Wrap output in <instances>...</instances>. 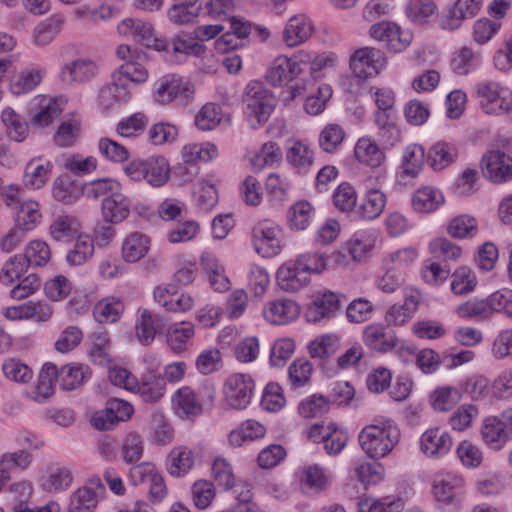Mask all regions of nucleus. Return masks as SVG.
I'll list each match as a JSON object with an SVG mask.
<instances>
[{"label":"nucleus","mask_w":512,"mask_h":512,"mask_svg":"<svg viewBox=\"0 0 512 512\" xmlns=\"http://www.w3.org/2000/svg\"><path fill=\"white\" fill-rule=\"evenodd\" d=\"M340 346V339L335 334H324L312 340L308 351L312 358H326L336 353Z\"/></svg>","instance_id":"49"},{"label":"nucleus","mask_w":512,"mask_h":512,"mask_svg":"<svg viewBox=\"0 0 512 512\" xmlns=\"http://www.w3.org/2000/svg\"><path fill=\"white\" fill-rule=\"evenodd\" d=\"M444 202L443 195L432 187L418 189L412 198V205L416 211L430 213Z\"/></svg>","instance_id":"40"},{"label":"nucleus","mask_w":512,"mask_h":512,"mask_svg":"<svg viewBox=\"0 0 512 512\" xmlns=\"http://www.w3.org/2000/svg\"><path fill=\"white\" fill-rule=\"evenodd\" d=\"M121 184L112 178H101L83 185L82 192L87 198L98 199L121 192Z\"/></svg>","instance_id":"41"},{"label":"nucleus","mask_w":512,"mask_h":512,"mask_svg":"<svg viewBox=\"0 0 512 512\" xmlns=\"http://www.w3.org/2000/svg\"><path fill=\"white\" fill-rule=\"evenodd\" d=\"M98 72L96 62L91 59L79 58L62 66L60 79L66 84L86 83Z\"/></svg>","instance_id":"13"},{"label":"nucleus","mask_w":512,"mask_h":512,"mask_svg":"<svg viewBox=\"0 0 512 512\" xmlns=\"http://www.w3.org/2000/svg\"><path fill=\"white\" fill-rule=\"evenodd\" d=\"M314 215V208L307 201H299L292 205L288 212L290 227L295 230H305Z\"/></svg>","instance_id":"54"},{"label":"nucleus","mask_w":512,"mask_h":512,"mask_svg":"<svg viewBox=\"0 0 512 512\" xmlns=\"http://www.w3.org/2000/svg\"><path fill=\"white\" fill-rule=\"evenodd\" d=\"M243 101L258 123L266 122L273 110V97L262 82L251 81L245 88Z\"/></svg>","instance_id":"5"},{"label":"nucleus","mask_w":512,"mask_h":512,"mask_svg":"<svg viewBox=\"0 0 512 512\" xmlns=\"http://www.w3.org/2000/svg\"><path fill=\"white\" fill-rule=\"evenodd\" d=\"M355 156L370 167H379L385 160V154L378 144L370 138H360L355 146Z\"/></svg>","instance_id":"30"},{"label":"nucleus","mask_w":512,"mask_h":512,"mask_svg":"<svg viewBox=\"0 0 512 512\" xmlns=\"http://www.w3.org/2000/svg\"><path fill=\"white\" fill-rule=\"evenodd\" d=\"M464 481L461 477L447 475L435 481L433 493L436 501L443 505L457 504L458 495L463 488Z\"/></svg>","instance_id":"22"},{"label":"nucleus","mask_w":512,"mask_h":512,"mask_svg":"<svg viewBox=\"0 0 512 512\" xmlns=\"http://www.w3.org/2000/svg\"><path fill=\"white\" fill-rule=\"evenodd\" d=\"M150 249V239L140 233L128 235L122 244V256L126 262L134 263L146 256Z\"/></svg>","instance_id":"28"},{"label":"nucleus","mask_w":512,"mask_h":512,"mask_svg":"<svg viewBox=\"0 0 512 512\" xmlns=\"http://www.w3.org/2000/svg\"><path fill=\"white\" fill-rule=\"evenodd\" d=\"M110 340L108 333L102 329L95 331L91 336V347L89 356L91 360L99 365L109 362Z\"/></svg>","instance_id":"52"},{"label":"nucleus","mask_w":512,"mask_h":512,"mask_svg":"<svg viewBox=\"0 0 512 512\" xmlns=\"http://www.w3.org/2000/svg\"><path fill=\"white\" fill-rule=\"evenodd\" d=\"M299 76L289 57L277 56L270 64L265 78L273 86H280L293 81Z\"/></svg>","instance_id":"20"},{"label":"nucleus","mask_w":512,"mask_h":512,"mask_svg":"<svg viewBox=\"0 0 512 512\" xmlns=\"http://www.w3.org/2000/svg\"><path fill=\"white\" fill-rule=\"evenodd\" d=\"M345 138V131L338 124H328L319 135V146L327 152L332 153L337 150Z\"/></svg>","instance_id":"62"},{"label":"nucleus","mask_w":512,"mask_h":512,"mask_svg":"<svg viewBox=\"0 0 512 512\" xmlns=\"http://www.w3.org/2000/svg\"><path fill=\"white\" fill-rule=\"evenodd\" d=\"M365 253V246L361 241H348L334 254V261L340 266H349L359 261Z\"/></svg>","instance_id":"60"},{"label":"nucleus","mask_w":512,"mask_h":512,"mask_svg":"<svg viewBox=\"0 0 512 512\" xmlns=\"http://www.w3.org/2000/svg\"><path fill=\"white\" fill-rule=\"evenodd\" d=\"M461 399V393L457 388L443 386L435 389L430 395V403L436 411H449Z\"/></svg>","instance_id":"47"},{"label":"nucleus","mask_w":512,"mask_h":512,"mask_svg":"<svg viewBox=\"0 0 512 512\" xmlns=\"http://www.w3.org/2000/svg\"><path fill=\"white\" fill-rule=\"evenodd\" d=\"M458 157L455 145L445 141L435 143L428 152V162L435 170H441L452 164Z\"/></svg>","instance_id":"33"},{"label":"nucleus","mask_w":512,"mask_h":512,"mask_svg":"<svg viewBox=\"0 0 512 512\" xmlns=\"http://www.w3.org/2000/svg\"><path fill=\"white\" fill-rule=\"evenodd\" d=\"M451 446V437L439 428L429 429L421 437V449L428 456L444 455Z\"/></svg>","instance_id":"23"},{"label":"nucleus","mask_w":512,"mask_h":512,"mask_svg":"<svg viewBox=\"0 0 512 512\" xmlns=\"http://www.w3.org/2000/svg\"><path fill=\"white\" fill-rule=\"evenodd\" d=\"M253 245L263 257H273L280 253L281 229L269 220L258 222L253 228Z\"/></svg>","instance_id":"8"},{"label":"nucleus","mask_w":512,"mask_h":512,"mask_svg":"<svg viewBox=\"0 0 512 512\" xmlns=\"http://www.w3.org/2000/svg\"><path fill=\"white\" fill-rule=\"evenodd\" d=\"M193 465L194 454L187 447H175L168 455L167 469L172 476H183Z\"/></svg>","instance_id":"35"},{"label":"nucleus","mask_w":512,"mask_h":512,"mask_svg":"<svg viewBox=\"0 0 512 512\" xmlns=\"http://www.w3.org/2000/svg\"><path fill=\"white\" fill-rule=\"evenodd\" d=\"M130 201L121 192L105 197L102 200L103 219L112 224H118L124 221L130 213Z\"/></svg>","instance_id":"19"},{"label":"nucleus","mask_w":512,"mask_h":512,"mask_svg":"<svg viewBox=\"0 0 512 512\" xmlns=\"http://www.w3.org/2000/svg\"><path fill=\"white\" fill-rule=\"evenodd\" d=\"M222 116L220 106L215 103H207L197 113L195 124L202 131H209L219 125Z\"/></svg>","instance_id":"59"},{"label":"nucleus","mask_w":512,"mask_h":512,"mask_svg":"<svg viewBox=\"0 0 512 512\" xmlns=\"http://www.w3.org/2000/svg\"><path fill=\"white\" fill-rule=\"evenodd\" d=\"M212 477L215 484L227 491L234 487L235 477L231 464L225 458H216L212 465Z\"/></svg>","instance_id":"61"},{"label":"nucleus","mask_w":512,"mask_h":512,"mask_svg":"<svg viewBox=\"0 0 512 512\" xmlns=\"http://www.w3.org/2000/svg\"><path fill=\"white\" fill-rule=\"evenodd\" d=\"M80 223L76 217L63 214L55 218L49 228L51 237L56 241H68L78 234Z\"/></svg>","instance_id":"38"},{"label":"nucleus","mask_w":512,"mask_h":512,"mask_svg":"<svg viewBox=\"0 0 512 512\" xmlns=\"http://www.w3.org/2000/svg\"><path fill=\"white\" fill-rule=\"evenodd\" d=\"M386 206V195L379 189L366 192L356 213L363 220H374L379 217Z\"/></svg>","instance_id":"26"},{"label":"nucleus","mask_w":512,"mask_h":512,"mask_svg":"<svg viewBox=\"0 0 512 512\" xmlns=\"http://www.w3.org/2000/svg\"><path fill=\"white\" fill-rule=\"evenodd\" d=\"M362 337L368 348L380 353L393 350L399 342L395 332L382 324L368 325L363 330Z\"/></svg>","instance_id":"11"},{"label":"nucleus","mask_w":512,"mask_h":512,"mask_svg":"<svg viewBox=\"0 0 512 512\" xmlns=\"http://www.w3.org/2000/svg\"><path fill=\"white\" fill-rule=\"evenodd\" d=\"M53 164L50 161L40 163L39 159H31L25 166L23 183L25 187L36 190L42 188L48 181Z\"/></svg>","instance_id":"25"},{"label":"nucleus","mask_w":512,"mask_h":512,"mask_svg":"<svg viewBox=\"0 0 512 512\" xmlns=\"http://www.w3.org/2000/svg\"><path fill=\"white\" fill-rule=\"evenodd\" d=\"M451 290L456 295L472 292L477 285L475 273L466 266L457 268L451 275Z\"/></svg>","instance_id":"53"},{"label":"nucleus","mask_w":512,"mask_h":512,"mask_svg":"<svg viewBox=\"0 0 512 512\" xmlns=\"http://www.w3.org/2000/svg\"><path fill=\"white\" fill-rule=\"evenodd\" d=\"M128 478L133 486L147 485L149 497L153 502H160L166 495L164 479L155 465L150 462L132 466Z\"/></svg>","instance_id":"3"},{"label":"nucleus","mask_w":512,"mask_h":512,"mask_svg":"<svg viewBox=\"0 0 512 512\" xmlns=\"http://www.w3.org/2000/svg\"><path fill=\"white\" fill-rule=\"evenodd\" d=\"M167 326L166 319L161 315H152L147 309L139 310L136 322V334L139 341L144 345H149L156 334L162 333Z\"/></svg>","instance_id":"15"},{"label":"nucleus","mask_w":512,"mask_h":512,"mask_svg":"<svg viewBox=\"0 0 512 512\" xmlns=\"http://www.w3.org/2000/svg\"><path fill=\"white\" fill-rule=\"evenodd\" d=\"M313 33L310 20L303 14L291 17L283 32L282 39L289 48H294L307 41Z\"/></svg>","instance_id":"14"},{"label":"nucleus","mask_w":512,"mask_h":512,"mask_svg":"<svg viewBox=\"0 0 512 512\" xmlns=\"http://www.w3.org/2000/svg\"><path fill=\"white\" fill-rule=\"evenodd\" d=\"M194 94V89L181 77L177 75H167L162 77L154 92V100L161 104L167 105L173 101H188Z\"/></svg>","instance_id":"6"},{"label":"nucleus","mask_w":512,"mask_h":512,"mask_svg":"<svg viewBox=\"0 0 512 512\" xmlns=\"http://www.w3.org/2000/svg\"><path fill=\"white\" fill-rule=\"evenodd\" d=\"M386 64L384 53L377 48L364 47L350 58V67L358 78L366 79L380 73Z\"/></svg>","instance_id":"7"},{"label":"nucleus","mask_w":512,"mask_h":512,"mask_svg":"<svg viewBox=\"0 0 512 512\" xmlns=\"http://www.w3.org/2000/svg\"><path fill=\"white\" fill-rule=\"evenodd\" d=\"M144 453V443L141 436L135 432L127 434L121 444V458L126 464L138 462Z\"/></svg>","instance_id":"55"},{"label":"nucleus","mask_w":512,"mask_h":512,"mask_svg":"<svg viewBox=\"0 0 512 512\" xmlns=\"http://www.w3.org/2000/svg\"><path fill=\"white\" fill-rule=\"evenodd\" d=\"M117 30L124 36H130L143 45L151 42L153 26L149 22L140 19L127 18L118 24Z\"/></svg>","instance_id":"37"},{"label":"nucleus","mask_w":512,"mask_h":512,"mask_svg":"<svg viewBox=\"0 0 512 512\" xmlns=\"http://www.w3.org/2000/svg\"><path fill=\"white\" fill-rule=\"evenodd\" d=\"M424 160L425 150L421 145H408L404 149L401 158L400 168L402 170V173L407 177H416L423 168Z\"/></svg>","instance_id":"32"},{"label":"nucleus","mask_w":512,"mask_h":512,"mask_svg":"<svg viewBox=\"0 0 512 512\" xmlns=\"http://www.w3.org/2000/svg\"><path fill=\"white\" fill-rule=\"evenodd\" d=\"M57 366L45 363L39 373L36 385L28 392L31 399L44 402L54 394V381L56 380Z\"/></svg>","instance_id":"24"},{"label":"nucleus","mask_w":512,"mask_h":512,"mask_svg":"<svg viewBox=\"0 0 512 512\" xmlns=\"http://www.w3.org/2000/svg\"><path fill=\"white\" fill-rule=\"evenodd\" d=\"M255 388L254 381L247 374L230 375L223 387L226 403L234 409H245L251 401Z\"/></svg>","instance_id":"4"},{"label":"nucleus","mask_w":512,"mask_h":512,"mask_svg":"<svg viewBox=\"0 0 512 512\" xmlns=\"http://www.w3.org/2000/svg\"><path fill=\"white\" fill-rule=\"evenodd\" d=\"M94 254L93 239L87 234H79L74 246L66 255L69 265H82Z\"/></svg>","instance_id":"45"},{"label":"nucleus","mask_w":512,"mask_h":512,"mask_svg":"<svg viewBox=\"0 0 512 512\" xmlns=\"http://www.w3.org/2000/svg\"><path fill=\"white\" fill-rule=\"evenodd\" d=\"M15 211V226L21 228L24 232L33 230L41 220L39 204L35 201H25Z\"/></svg>","instance_id":"43"},{"label":"nucleus","mask_w":512,"mask_h":512,"mask_svg":"<svg viewBox=\"0 0 512 512\" xmlns=\"http://www.w3.org/2000/svg\"><path fill=\"white\" fill-rule=\"evenodd\" d=\"M207 401L203 400L201 394H196L190 387H182L175 393L173 401L187 415H198L202 412L205 404L211 405L214 400V391L207 389Z\"/></svg>","instance_id":"18"},{"label":"nucleus","mask_w":512,"mask_h":512,"mask_svg":"<svg viewBox=\"0 0 512 512\" xmlns=\"http://www.w3.org/2000/svg\"><path fill=\"white\" fill-rule=\"evenodd\" d=\"M2 122L6 127L8 136L17 141L22 142L28 135V124L19 114L7 107L1 114Z\"/></svg>","instance_id":"44"},{"label":"nucleus","mask_w":512,"mask_h":512,"mask_svg":"<svg viewBox=\"0 0 512 512\" xmlns=\"http://www.w3.org/2000/svg\"><path fill=\"white\" fill-rule=\"evenodd\" d=\"M483 175L494 183L512 179V157L500 150L486 152L481 159Z\"/></svg>","instance_id":"9"},{"label":"nucleus","mask_w":512,"mask_h":512,"mask_svg":"<svg viewBox=\"0 0 512 512\" xmlns=\"http://www.w3.org/2000/svg\"><path fill=\"white\" fill-rule=\"evenodd\" d=\"M202 3L199 0L189 3H180L173 5L168 10V18L177 25H183L191 22L194 18L202 14Z\"/></svg>","instance_id":"46"},{"label":"nucleus","mask_w":512,"mask_h":512,"mask_svg":"<svg viewBox=\"0 0 512 512\" xmlns=\"http://www.w3.org/2000/svg\"><path fill=\"white\" fill-rule=\"evenodd\" d=\"M419 305V297L407 295L402 305H393L386 313L385 320L388 324L401 326L407 323L416 312Z\"/></svg>","instance_id":"36"},{"label":"nucleus","mask_w":512,"mask_h":512,"mask_svg":"<svg viewBox=\"0 0 512 512\" xmlns=\"http://www.w3.org/2000/svg\"><path fill=\"white\" fill-rule=\"evenodd\" d=\"M194 336V326L190 322H181L167 329V344L175 353H181L188 347Z\"/></svg>","instance_id":"34"},{"label":"nucleus","mask_w":512,"mask_h":512,"mask_svg":"<svg viewBox=\"0 0 512 512\" xmlns=\"http://www.w3.org/2000/svg\"><path fill=\"white\" fill-rule=\"evenodd\" d=\"M286 159L298 170H305L313 163V152L300 141H291L287 148Z\"/></svg>","instance_id":"48"},{"label":"nucleus","mask_w":512,"mask_h":512,"mask_svg":"<svg viewBox=\"0 0 512 512\" xmlns=\"http://www.w3.org/2000/svg\"><path fill=\"white\" fill-rule=\"evenodd\" d=\"M400 438V429L392 419H380L360 431L358 442L368 457L381 459L392 452Z\"/></svg>","instance_id":"1"},{"label":"nucleus","mask_w":512,"mask_h":512,"mask_svg":"<svg viewBox=\"0 0 512 512\" xmlns=\"http://www.w3.org/2000/svg\"><path fill=\"white\" fill-rule=\"evenodd\" d=\"M480 62V54L472 48L464 46L457 50L450 61L453 72L458 75H467L474 70Z\"/></svg>","instance_id":"42"},{"label":"nucleus","mask_w":512,"mask_h":512,"mask_svg":"<svg viewBox=\"0 0 512 512\" xmlns=\"http://www.w3.org/2000/svg\"><path fill=\"white\" fill-rule=\"evenodd\" d=\"M44 69L40 67L26 68L15 75L10 83L14 95H22L34 90L42 81Z\"/></svg>","instance_id":"27"},{"label":"nucleus","mask_w":512,"mask_h":512,"mask_svg":"<svg viewBox=\"0 0 512 512\" xmlns=\"http://www.w3.org/2000/svg\"><path fill=\"white\" fill-rule=\"evenodd\" d=\"M144 180L154 187L164 185L169 179V164L163 156H151L145 159Z\"/></svg>","instance_id":"31"},{"label":"nucleus","mask_w":512,"mask_h":512,"mask_svg":"<svg viewBox=\"0 0 512 512\" xmlns=\"http://www.w3.org/2000/svg\"><path fill=\"white\" fill-rule=\"evenodd\" d=\"M155 300L170 312H186L194 305V300L189 294H178L174 286L157 287L154 290Z\"/></svg>","instance_id":"17"},{"label":"nucleus","mask_w":512,"mask_h":512,"mask_svg":"<svg viewBox=\"0 0 512 512\" xmlns=\"http://www.w3.org/2000/svg\"><path fill=\"white\" fill-rule=\"evenodd\" d=\"M90 376L88 367L76 364H67L57 368L56 381L63 390H73L83 384Z\"/></svg>","instance_id":"29"},{"label":"nucleus","mask_w":512,"mask_h":512,"mask_svg":"<svg viewBox=\"0 0 512 512\" xmlns=\"http://www.w3.org/2000/svg\"><path fill=\"white\" fill-rule=\"evenodd\" d=\"M29 266H43L51 258V251L48 244L41 240L31 241L22 254Z\"/></svg>","instance_id":"63"},{"label":"nucleus","mask_w":512,"mask_h":512,"mask_svg":"<svg viewBox=\"0 0 512 512\" xmlns=\"http://www.w3.org/2000/svg\"><path fill=\"white\" fill-rule=\"evenodd\" d=\"M124 311L123 303L116 298L102 299L96 303L93 316L100 324L115 323Z\"/></svg>","instance_id":"39"},{"label":"nucleus","mask_w":512,"mask_h":512,"mask_svg":"<svg viewBox=\"0 0 512 512\" xmlns=\"http://www.w3.org/2000/svg\"><path fill=\"white\" fill-rule=\"evenodd\" d=\"M481 437L483 442L495 451L501 450L511 439L505 424L496 416H489L483 420Z\"/></svg>","instance_id":"16"},{"label":"nucleus","mask_w":512,"mask_h":512,"mask_svg":"<svg viewBox=\"0 0 512 512\" xmlns=\"http://www.w3.org/2000/svg\"><path fill=\"white\" fill-rule=\"evenodd\" d=\"M340 307L341 301L337 293L329 290L318 292L307 308L306 317L310 322H319L335 316Z\"/></svg>","instance_id":"10"},{"label":"nucleus","mask_w":512,"mask_h":512,"mask_svg":"<svg viewBox=\"0 0 512 512\" xmlns=\"http://www.w3.org/2000/svg\"><path fill=\"white\" fill-rule=\"evenodd\" d=\"M295 266L283 265L281 266L276 275L279 287L286 292H296L304 286V282L299 278V273Z\"/></svg>","instance_id":"64"},{"label":"nucleus","mask_w":512,"mask_h":512,"mask_svg":"<svg viewBox=\"0 0 512 512\" xmlns=\"http://www.w3.org/2000/svg\"><path fill=\"white\" fill-rule=\"evenodd\" d=\"M218 154L217 147L212 143L187 144L182 149V159L185 163L194 164L198 161L207 162Z\"/></svg>","instance_id":"50"},{"label":"nucleus","mask_w":512,"mask_h":512,"mask_svg":"<svg viewBox=\"0 0 512 512\" xmlns=\"http://www.w3.org/2000/svg\"><path fill=\"white\" fill-rule=\"evenodd\" d=\"M80 121L71 117L65 118L59 125L53 140L60 147H69L76 141L80 131Z\"/></svg>","instance_id":"57"},{"label":"nucleus","mask_w":512,"mask_h":512,"mask_svg":"<svg viewBox=\"0 0 512 512\" xmlns=\"http://www.w3.org/2000/svg\"><path fill=\"white\" fill-rule=\"evenodd\" d=\"M480 104L488 114H500L512 109V92L495 81H484L477 85Z\"/></svg>","instance_id":"2"},{"label":"nucleus","mask_w":512,"mask_h":512,"mask_svg":"<svg viewBox=\"0 0 512 512\" xmlns=\"http://www.w3.org/2000/svg\"><path fill=\"white\" fill-rule=\"evenodd\" d=\"M63 22V18L56 15L40 23L35 28L33 34L35 44L38 46H46L50 44L60 32Z\"/></svg>","instance_id":"51"},{"label":"nucleus","mask_w":512,"mask_h":512,"mask_svg":"<svg viewBox=\"0 0 512 512\" xmlns=\"http://www.w3.org/2000/svg\"><path fill=\"white\" fill-rule=\"evenodd\" d=\"M166 381L157 373L149 372L142 376L141 381L137 380L135 391L145 402L154 403L159 401L165 394Z\"/></svg>","instance_id":"21"},{"label":"nucleus","mask_w":512,"mask_h":512,"mask_svg":"<svg viewBox=\"0 0 512 512\" xmlns=\"http://www.w3.org/2000/svg\"><path fill=\"white\" fill-rule=\"evenodd\" d=\"M97 502V494L93 488H79L71 496L69 512H93Z\"/></svg>","instance_id":"56"},{"label":"nucleus","mask_w":512,"mask_h":512,"mask_svg":"<svg viewBox=\"0 0 512 512\" xmlns=\"http://www.w3.org/2000/svg\"><path fill=\"white\" fill-rule=\"evenodd\" d=\"M299 305L290 299L280 298L269 301L263 308L264 318L271 324L285 325L299 316Z\"/></svg>","instance_id":"12"},{"label":"nucleus","mask_w":512,"mask_h":512,"mask_svg":"<svg viewBox=\"0 0 512 512\" xmlns=\"http://www.w3.org/2000/svg\"><path fill=\"white\" fill-rule=\"evenodd\" d=\"M28 263L22 254L12 256L2 267L0 281L5 285H11L15 280L27 271Z\"/></svg>","instance_id":"58"}]
</instances>
